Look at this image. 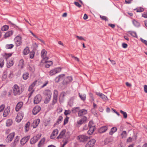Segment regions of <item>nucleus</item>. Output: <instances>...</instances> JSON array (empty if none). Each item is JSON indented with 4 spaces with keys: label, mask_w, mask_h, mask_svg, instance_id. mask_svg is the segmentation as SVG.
I'll return each mask as SVG.
<instances>
[{
    "label": "nucleus",
    "mask_w": 147,
    "mask_h": 147,
    "mask_svg": "<svg viewBox=\"0 0 147 147\" xmlns=\"http://www.w3.org/2000/svg\"><path fill=\"white\" fill-rule=\"evenodd\" d=\"M13 93L14 96L20 94L24 90L23 88H20L17 84H15L12 87Z\"/></svg>",
    "instance_id": "1"
},
{
    "label": "nucleus",
    "mask_w": 147,
    "mask_h": 147,
    "mask_svg": "<svg viewBox=\"0 0 147 147\" xmlns=\"http://www.w3.org/2000/svg\"><path fill=\"white\" fill-rule=\"evenodd\" d=\"M41 56L42 58V62H43L44 61H45V62H46V61L48 60L49 59V56L47 54V52L45 49L42 50L41 52Z\"/></svg>",
    "instance_id": "2"
},
{
    "label": "nucleus",
    "mask_w": 147,
    "mask_h": 147,
    "mask_svg": "<svg viewBox=\"0 0 147 147\" xmlns=\"http://www.w3.org/2000/svg\"><path fill=\"white\" fill-rule=\"evenodd\" d=\"M41 136V134H39L36 136H34L30 140V143L31 144H33L36 143L40 138Z\"/></svg>",
    "instance_id": "3"
},
{
    "label": "nucleus",
    "mask_w": 147,
    "mask_h": 147,
    "mask_svg": "<svg viewBox=\"0 0 147 147\" xmlns=\"http://www.w3.org/2000/svg\"><path fill=\"white\" fill-rule=\"evenodd\" d=\"M15 42L17 46L21 45L22 43V37L20 36H16L14 39Z\"/></svg>",
    "instance_id": "4"
},
{
    "label": "nucleus",
    "mask_w": 147,
    "mask_h": 147,
    "mask_svg": "<svg viewBox=\"0 0 147 147\" xmlns=\"http://www.w3.org/2000/svg\"><path fill=\"white\" fill-rule=\"evenodd\" d=\"M15 133L12 132L8 135L6 138L5 140L7 143H10L13 140L15 136Z\"/></svg>",
    "instance_id": "5"
},
{
    "label": "nucleus",
    "mask_w": 147,
    "mask_h": 147,
    "mask_svg": "<svg viewBox=\"0 0 147 147\" xmlns=\"http://www.w3.org/2000/svg\"><path fill=\"white\" fill-rule=\"evenodd\" d=\"M72 78L71 76H68L65 78L62 82V84L64 85H66L69 84L72 80Z\"/></svg>",
    "instance_id": "6"
},
{
    "label": "nucleus",
    "mask_w": 147,
    "mask_h": 147,
    "mask_svg": "<svg viewBox=\"0 0 147 147\" xmlns=\"http://www.w3.org/2000/svg\"><path fill=\"white\" fill-rule=\"evenodd\" d=\"M24 116V113L22 112H21L19 113L16 117V121L18 122H20Z\"/></svg>",
    "instance_id": "7"
},
{
    "label": "nucleus",
    "mask_w": 147,
    "mask_h": 147,
    "mask_svg": "<svg viewBox=\"0 0 147 147\" xmlns=\"http://www.w3.org/2000/svg\"><path fill=\"white\" fill-rule=\"evenodd\" d=\"M95 93L96 95L100 97L104 101L106 102L108 100V99L107 97L102 93L97 92H96Z\"/></svg>",
    "instance_id": "8"
},
{
    "label": "nucleus",
    "mask_w": 147,
    "mask_h": 147,
    "mask_svg": "<svg viewBox=\"0 0 147 147\" xmlns=\"http://www.w3.org/2000/svg\"><path fill=\"white\" fill-rule=\"evenodd\" d=\"M89 137L86 135H81L78 137V139L80 142H84L87 141Z\"/></svg>",
    "instance_id": "9"
},
{
    "label": "nucleus",
    "mask_w": 147,
    "mask_h": 147,
    "mask_svg": "<svg viewBox=\"0 0 147 147\" xmlns=\"http://www.w3.org/2000/svg\"><path fill=\"white\" fill-rule=\"evenodd\" d=\"M30 138V136H27L23 137L20 140V143L22 146L24 145Z\"/></svg>",
    "instance_id": "10"
},
{
    "label": "nucleus",
    "mask_w": 147,
    "mask_h": 147,
    "mask_svg": "<svg viewBox=\"0 0 147 147\" xmlns=\"http://www.w3.org/2000/svg\"><path fill=\"white\" fill-rule=\"evenodd\" d=\"M41 100V96L40 94H37L34 98V103L35 104H37L40 102Z\"/></svg>",
    "instance_id": "11"
},
{
    "label": "nucleus",
    "mask_w": 147,
    "mask_h": 147,
    "mask_svg": "<svg viewBox=\"0 0 147 147\" xmlns=\"http://www.w3.org/2000/svg\"><path fill=\"white\" fill-rule=\"evenodd\" d=\"M96 140L94 139H92L89 140L86 145L85 147H93L95 143Z\"/></svg>",
    "instance_id": "12"
},
{
    "label": "nucleus",
    "mask_w": 147,
    "mask_h": 147,
    "mask_svg": "<svg viewBox=\"0 0 147 147\" xmlns=\"http://www.w3.org/2000/svg\"><path fill=\"white\" fill-rule=\"evenodd\" d=\"M87 113V111L84 109L79 110L78 112V115L79 117H81L86 114Z\"/></svg>",
    "instance_id": "13"
},
{
    "label": "nucleus",
    "mask_w": 147,
    "mask_h": 147,
    "mask_svg": "<svg viewBox=\"0 0 147 147\" xmlns=\"http://www.w3.org/2000/svg\"><path fill=\"white\" fill-rule=\"evenodd\" d=\"M40 122V120L39 119H37L34 120L33 123L31 124V125L33 128H35L38 126Z\"/></svg>",
    "instance_id": "14"
},
{
    "label": "nucleus",
    "mask_w": 147,
    "mask_h": 147,
    "mask_svg": "<svg viewBox=\"0 0 147 147\" xmlns=\"http://www.w3.org/2000/svg\"><path fill=\"white\" fill-rule=\"evenodd\" d=\"M40 107L38 106H36L33 109L32 113L34 115H36L40 110Z\"/></svg>",
    "instance_id": "15"
},
{
    "label": "nucleus",
    "mask_w": 147,
    "mask_h": 147,
    "mask_svg": "<svg viewBox=\"0 0 147 147\" xmlns=\"http://www.w3.org/2000/svg\"><path fill=\"white\" fill-rule=\"evenodd\" d=\"M10 111V107H7L3 113V116L5 117H7L9 114Z\"/></svg>",
    "instance_id": "16"
},
{
    "label": "nucleus",
    "mask_w": 147,
    "mask_h": 147,
    "mask_svg": "<svg viewBox=\"0 0 147 147\" xmlns=\"http://www.w3.org/2000/svg\"><path fill=\"white\" fill-rule=\"evenodd\" d=\"M65 74H62L59 75L55 79V81L56 82H58L61 80H62L65 76Z\"/></svg>",
    "instance_id": "17"
},
{
    "label": "nucleus",
    "mask_w": 147,
    "mask_h": 147,
    "mask_svg": "<svg viewBox=\"0 0 147 147\" xmlns=\"http://www.w3.org/2000/svg\"><path fill=\"white\" fill-rule=\"evenodd\" d=\"M23 105V103L22 102H19L16 105V111H18L22 106Z\"/></svg>",
    "instance_id": "18"
},
{
    "label": "nucleus",
    "mask_w": 147,
    "mask_h": 147,
    "mask_svg": "<svg viewBox=\"0 0 147 147\" xmlns=\"http://www.w3.org/2000/svg\"><path fill=\"white\" fill-rule=\"evenodd\" d=\"M58 133V130L57 129H55L52 133L50 138L51 139H53L55 138V136Z\"/></svg>",
    "instance_id": "19"
},
{
    "label": "nucleus",
    "mask_w": 147,
    "mask_h": 147,
    "mask_svg": "<svg viewBox=\"0 0 147 147\" xmlns=\"http://www.w3.org/2000/svg\"><path fill=\"white\" fill-rule=\"evenodd\" d=\"M14 64V62L13 60H12L8 61L7 63V67L8 68H9L12 66Z\"/></svg>",
    "instance_id": "20"
},
{
    "label": "nucleus",
    "mask_w": 147,
    "mask_h": 147,
    "mask_svg": "<svg viewBox=\"0 0 147 147\" xmlns=\"http://www.w3.org/2000/svg\"><path fill=\"white\" fill-rule=\"evenodd\" d=\"M66 132L65 130H64L61 131L59 135L57 137L58 138H63L65 136V134Z\"/></svg>",
    "instance_id": "21"
},
{
    "label": "nucleus",
    "mask_w": 147,
    "mask_h": 147,
    "mask_svg": "<svg viewBox=\"0 0 147 147\" xmlns=\"http://www.w3.org/2000/svg\"><path fill=\"white\" fill-rule=\"evenodd\" d=\"M46 62H45V61H43V63H47V64L45 65V67L46 68L49 67L50 66L52 65L53 62L51 61H48V60L46 61Z\"/></svg>",
    "instance_id": "22"
},
{
    "label": "nucleus",
    "mask_w": 147,
    "mask_h": 147,
    "mask_svg": "<svg viewBox=\"0 0 147 147\" xmlns=\"http://www.w3.org/2000/svg\"><path fill=\"white\" fill-rule=\"evenodd\" d=\"M86 117H84L82 119L78 121H77V123L78 124L81 125L86 121Z\"/></svg>",
    "instance_id": "23"
},
{
    "label": "nucleus",
    "mask_w": 147,
    "mask_h": 147,
    "mask_svg": "<svg viewBox=\"0 0 147 147\" xmlns=\"http://www.w3.org/2000/svg\"><path fill=\"white\" fill-rule=\"evenodd\" d=\"M107 129V126H104L101 127L99 129V131L100 133H103L105 132Z\"/></svg>",
    "instance_id": "24"
},
{
    "label": "nucleus",
    "mask_w": 147,
    "mask_h": 147,
    "mask_svg": "<svg viewBox=\"0 0 147 147\" xmlns=\"http://www.w3.org/2000/svg\"><path fill=\"white\" fill-rule=\"evenodd\" d=\"M45 140V138H42L38 144V147H41L44 144Z\"/></svg>",
    "instance_id": "25"
},
{
    "label": "nucleus",
    "mask_w": 147,
    "mask_h": 147,
    "mask_svg": "<svg viewBox=\"0 0 147 147\" xmlns=\"http://www.w3.org/2000/svg\"><path fill=\"white\" fill-rule=\"evenodd\" d=\"M95 129V127H92L89 128V130L88 131V134L89 135L92 134Z\"/></svg>",
    "instance_id": "26"
},
{
    "label": "nucleus",
    "mask_w": 147,
    "mask_h": 147,
    "mask_svg": "<svg viewBox=\"0 0 147 147\" xmlns=\"http://www.w3.org/2000/svg\"><path fill=\"white\" fill-rule=\"evenodd\" d=\"M30 52V50L29 48L27 47L24 49L23 51L24 55H26L28 54Z\"/></svg>",
    "instance_id": "27"
},
{
    "label": "nucleus",
    "mask_w": 147,
    "mask_h": 147,
    "mask_svg": "<svg viewBox=\"0 0 147 147\" xmlns=\"http://www.w3.org/2000/svg\"><path fill=\"white\" fill-rule=\"evenodd\" d=\"M13 123L12 120L11 119L7 120L6 122V126L7 127H9L11 126Z\"/></svg>",
    "instance_id": "28"
},
{
    "label": "nucleus",
    "mask_w": 147,
    "mask_h": 147,
    "mask_svg": "<svg viewBox=\"0 0 147 147\" xmlns=\"http://www.w3.org/2000/svg\"><path fill=\"white\" fill-rule=\"evenodd\" d=\"M13 32L12 30L7 32L5 34L4 36L5 38L11 36L13 34Z\"/></svg>",
    "instance_id": "29"
},
{
    "label": "nucleus",
    "mask_w": 147,
    "mask_h": 147,
    "mask_svg": "<svg viewBox=\"0 0 147 147\" xmlns=\"http://www.w3.org/2000/svg\"><path fill=\"white\" fill-rule=\"evenodd\" d=\"M29 66V70L31 71L32 72H34L35 70V68L34 65L32 64H30Z\"/></svg>",
    "instance_id": "30"
},
{
    "label": "nucleus",
    "mask_w": 147,
    "mask_h": 147,
    "mask_svg": "<svg viewBox=\"0 0 147 147\" xmlns=\"http://www.w3.org/2000/svg\"><path fill=\"white\" fill-rule=\"evenodd\" d=\"M117 130V128L116 127H113L111 128V131L109 132V134L111 135H113L114 133Z\"/></svg>",
    "instance_id": "31"
},
{
    "label": "nucleus",
    "mask_w": 147,
    "mask_h": 147,
    "mask_svg": "<svg viewBox=\"0 0 147 147\" xmlns=\"http://www.w3.org/2000/svg\"><path fill=\"white\" fill-rule=\"evenodd\" d=\"M45 94L46 95V97H51L52 93L51 91L49 90H47L45 91Z\"/></svg>",
    "instance_id": "32"
},
{
    "label": "nucleus",
    "mask_w": 147,
    "mask_h": 147,
    "mask_svg": "<svg viewBox=\"0 0 147 147\" xmlns=\"http://www.w3.org/2000/svg\"><path fill=\"white\" fill-rule=\"evenodd\" d=\"M29 74L27 72H26L24 73L22 76L24 80H27L29 77Z\"/></svg>",
    "instance_id": "33"
},
{
    "label": "nucleus",
    "mask_w": 147,
    "mask_h": 147,
    "mask_svg": "<svg viewBox=\"0 0 147 147\" xmlns=\"http://www.w3.org/2000/svg\"><path fill=\"white\" fill-rule=\"evenodd\" d=\"M80 107H78L73 108L72 109V112L74 113H76L77 112H78L80 110Z\"/></svg>",
    "instance_id": "34"
},
{
    "label": "nucleus",
    "mask_w": 147,
    "mask_h": 147,
    "mask_svg": "<svg viewBox=\"0 0 147 147\" xmlns=\"http://www.w3.org/2000/svg\"><path fill=\"white\" fill-rule=\"evenodd\" d=\"M79 96L82 100H84L86 98V95L85 94H81L80 93H79Z\"/></svg>",
    "instance_id": "35"
},
{
    "label": "nucleus",
    "mask_w": 147,
    "mask_h": 147,
    "mask_svg": "<svg viewBox=\"0 0 147 147\" xmlns=\"http://www.w3.org/2000/svg\"><path fill=\"white\" fill-rule=\"evenodd\" d=\"M129 32L130 35L133 37L136 38H138L137 35L135 32L134 31H129Z\"/></svg>",
    "instance_id": "36"
},
{
    "label": "nucleus",
    "mask_w": 147,
    "mask_h": 147,
    "mask_svg": "<svg viewBox=\"0 0 147 147\" xmlns=\"http://www.w3.org/2000/svg\"><path fill=\"white\" fill-rule=\"evenodd\" d=\"M127 135V132L125 131H123L121 134V136L123 138H126Z\"/></svg>",
    "instance_id": "37"
},
{
    "label": "nucleus",
    "mask_w": 147,
    "mask_h": 147,
    "mask_svg": "<svg viewBox=\"0 0 147 147\" xmlns=\"http://www.w3.org/2000/svg\"><path fill=\"white\" fill-rule=\"evenodd\" d=\"M4 64V60L1 58H0V67L2 68L3 67Z\"/></svg>",
    "instance_id": "38"
},
{
    "label": "nucleus",
    "mask_w": 147,
    "mask_h": 147,
    "mask_svg": "<svg viewBox=\"0 0 147 147\" xmlns=\"http://www.w3.org/2000/svg\"><path fill=\"white\" fill-rule=\"evenodd\" d=\"M30 125V123L29 122H28L25 125V128L26 131H28L29 129V127Z\"/></svg>",
    "instance_id": "39"
},
{
    "label": "nucleus",
    "mask_w": 147,
    "mask_h": 147,
    "mask_svg": "<svg viewBox=\"0 0 147 147\" xmlns=\"http://www.w3.org/2000/svg\"><path fill=\"white\" fill-rule=\"evenodd\" d=\"M133 24L136 27H138L140 26V23L136 20L133 21Z\"/></svg>",
    "instance_id": "40"
},
{
    "label": "nucleus",
    "mask_w": 147,
    "mask_h": 147,
    "mask_svg": "<svg viewBox=\"0 0 147 147\" xmlns=\"http://www.w3.org/2000/svg\"><path fill=\"white\" fill-rule=\"evenodd\" d=\"M9 28L8 26L7 25H4L1 28V30L3 31H5L7 30Z\"/></svg>",
    "instance_id": "41"
},
{
    "label": "nucleus",
    "mask_w": 147,
    "mask_h": 147,
    "mask_svg": "<svg viewBox=\"0 0 147 147\" xmlns=\"http://www.w3.org/2000/svg\"><path fill=\"white\" fill-rule=\"evenodd\" d=\"M66 94V93L65 92H61V93L60 94V101H61L60 98L61 97L63 98V99L64 98V97L65 96Z\"/></svg>",
    "instance_id": "42"
},
{
    "label": "nucleus",
    "mask_w": 147,
    "mask_h": 147,
    "mask_svg": "<svg viewBox=\"0 0 147 147\" xmlns=\"http://www.w3.org/2000/svg\"><path fill=\"white\" fill-rule=\"evenodd\" d=\"M120 113L123 115L124 118H126L127 117V114L126 113L125 111H123L122 110L120 111Z\"/></svg>",
    "instance_id": "43"
},
{
    "label": "nucleus",
    "mask_w": 147,
    "mask_h": 147,
    "mask_svg": "<svg viewBox=\"0 0 147 147\" xmlns=\"http://www.w3.org/2000/svg\"><path fill=\"white\" fill-rule=\"evenodd\" d=\"M51 97H46L44 102L45 104H47L50 101Z\"/></svg>",
    "instance_id": "44"
},
{
    "label": "nucleus",
    "mask_w": 147,
    "mask_h": 147,
    "mask_svg": "<svg viewBox=\"0 0 147 147\" xmlns=\"http://www.w3.org/2000/svg\"><path fill=\"white\" fill-rule=\"evenodd\" d=\"M58 93V92L56 90H54L53 93V97L57 98Z\"/></svg>",
    "instance_id": "45"
},
{
    "label": "nucleus",
    "mask_w": 147,
    "mask_h": 147,
    "mask_svg": "<svg viewBox=\"0 0 147 147\" xmlns=\"http://www.w3.org/2000/svg\"><path fill=\"white\" fill-rule=\"evenodd\" d=\"M24 60L22 59L20 60L19 61V65L20 67L21 68L23 67V65L24 64Z\"/></svg>",
    "instance_id": "46"
},
{
    "label": "nucleus",
    "mask_w": 147,
    "mask_h": 147,
    "mask_svg": "<svg viewBox=\"0 0 147 147\" xmlns=\"http://www.w3.org/2000/svg\"><path fill=\"white\" fill-rule=\"evenodd\" d=\"M56 74V73L55 69L51 70L49 72V75L51 76H52Z\"/></svg>",
    "instance_id": "47"
},
{
    "label": "nucleus",
    "mask_w": 147,
    "mask_h": 147,
    "mask_svg": "<svg viewBox=\"0 0 147 147\" xmlns=\"http://www.w3.org/2000/svg\"><path fill=\"white\" fill-rule=\"evenodd\" d=\"M14 46L13 44L7 45L5 47L7 49H11Z\"/></svg>",
    "instance_id": "48"
},
{
    "label": "nucleus",
    "mask_w": 147,
    "mask_h": 147,
    "mask_svg": "<svg viewBox=\"0 0 147 147\" xmlns=\"http://www.w3.org/2000/svg\"><path fill=\"white\" fill-rule=\"evenodd\" d=\"M34 51L31 52L30 53V57L31 59L33 58L34 56Z\"/></svg>",
    "instance_id": "49"
},
{
    "label": "nucleus",
    "mask_w": 147,
    "mask_h": 147,
    "mask_svg": "<svg viewBox=\"0 0 147 147\" xmlns=\"http://www.w3.org/2000/svg\"><path fill=\"white\" fill-rule=\"evenodd\" d=\"M57 98L53 97V99L52 101V105H54L57 102Z\"/></svg>",
    "instance_id": "50"
},
{
    "label": "nucleus",
    "mask_w": 147,
    "mask_h": 147,
    "mask_svg": "<svg viewBox=\"0 0 147 147\" xmlns=\"http://www.w3.org/2000/svg\"><path fill=\"white\" fill-rule=\"evenodd\" d=\"M55 71L56 74L60 72L61 70V68L60 67H58L55 69Z\"/></svg>",
    "instance_id": "51"
},
{
    "label": "nucleus",
    "mask_w": 147,
    "mask_h": 147,
    "mask_svg": "<svg viewBox=\"0 0 147 147\" xmlns=\"http://www.w3.org/2000/svg\"><path fill=\"white\" fill-rule=\"evenodd\" d=\"M100 18L102 20H105L107 21H108V19L105 16H101L100 15Z\"/></svg>",
    "instance_id": "52"
},
{
    "label": "nucleus",
    "mask_w": 147,
    "mask_h": 147,
    "mask_svg": "<svg viewBox=\"0 0 147 147\" xmlns=\"http://www.w3.org/2000/svg\"><path fill=\"white\" fill-rule=\"evenodd\" d=\"M144 10V9L143 8L140 7L137 9V12H141L143 11Z\"/></svg>",
    "instance_id": "53"
},
{
    "label": "nucleus",
    "mask_w": 147,
    "mask_h": 147,
    "mask_svg": "<svg viewBox=\"0 0 147 147\" xmlns=\"http://www.w3.org/2000/svg\"><path fill=\"white\" fill-rule=\"evenodd\" d=\"M88 126L89 128H90V127H95L94 125L93 122L92 121H90L89 122L88 124Z\"/></svg>",
    "instance_id": "54"
},
{
    "label": "nucleus",
    "mask_w": 147,
    "mask_h": 147,
    "mask_svg": "<svg viewBox=\"0 0 147 147\" xmlns=\"http://www.w3.org/2000/svg\"><path fill=\"white\" fill-rule=\"evenodd\" d=\"M19 140V136H17L16 137L15 139L13 141L17 144Z\"/></svg>",
    "instance_id": "55"
},
{
    "label": "nucleus",
    "mask_w": 147,
    "mask_h": 147,
    "mask_svg": "<svg viewBox=\"0 0 147 147\" xmlns=\"http://www.w3.org/2000/svg\"><path fill=\"white\" fill-rule=\"evenodd\" d=\"M30 32L32 34V35L34 36L35 38H37L38 40H40V41H41L42 42H43V41L41 40V39H39V38H38L37 37V36L35 35L31 31H30Z\"/></svg>",
    "instance_id": "56"
},
{
    "label": "nucleus",
    "mask_w": 147,
    "mask_h": 147,
    "mask_svg": "<svg viewBox=\"0 0 147 147\" xmlns=\"http://www.w3.org/2000/svg\"><path fill=\"white\" fill-rule=\"evenodd\" d=\"M69 118L68 117H66L64 121V124L65 125L67 124Z\"/></svg>",
    "instance_id": "57"
},
{
    "label": "nucleus",
    "mask_w": 147,
    "mask_h": 147,
    "mask_svg": "<svg viewBox=\"0 0 147 147\" xmlns=\"http://www.w3.org/2000/svg\"><path fill=\"white\" fill-rule=\"evenodd\" d=\"M5 107V105H2L0 106V112L2 111L4 109Z\"/></svg>",
    "instance_id": "58"
},
{
    "label": "nucleus",
    "mask_w": 147,
    "mask_h": 147,
    "mask_svg": "<svg viewBox=\"0 0 147 147\" xmlns=\"http://www.w3.org/2000/svg\"><path fill=\"white\" fill-rule=\"evenodd\" d=\"M140 40L142 42L144 43L147 46V41L143 39L142 38H141Z\"/></svg>",
    "instance_id": "59"
},
{
    "label": "nucleus",
    "mask_w": 147,
    "mask_h": 147,
    "mask_svg": "<svg viewBox=\"0 0 147 147\" xmlns=\"http://www.w3.org/2000/svg\"><path fill=\"white\" fill-rule=\"evenodd\" d=\"M37 82V81H35L31 85H30V86H31L33 88L36 84Z\"/></svg>",
    "instance_id": "60"
},
{
    "label": "nucleus",
    "mask_w": 147,
    "mask_h": 147,
    "mask_svg": "<svg viewBox=\"0 0 147 147\" xmlns=\"http://www.w3.org/2000/svg\"><path fill=\"white\" fill-rule=\"evenodd\" d=\"M89 95L90 98L92 99V100L93 101H94V98L93 97V94H92V93H89Z\"/></svg>",
    "instance_id": "61"
},
{
    "label": "nucleus",
    "mask_w": 147,
    "mask_h": 147,
    "mask_svg": "<svg viewBox=\"0 0 147 147\" xmlns=\"http://www.w3.org/2000/svg\"><path fill=\"white\" fill-rule=\"evenodd\" d=\"M16 144H16L15 142L13 141L10 144V146L11 147H15Z\"/></svg>",
    "instance_id": "62"
},
{
    "label": "nucleus",
    "mask_w": 147,
    "mask_h": 147,
    "mask_svg": "<svg viewBox=\"0 0 147 147\" xmlns=\"http://www.w3.org/2000/svg\"><path fill=\"white\" fill-rule=\"evenodd\" d=\"M64 113L65 115H67L68 114H70V112L69 111V110H65Z\"/></svg>",
    "instance_id": "63"
},
{
    "label": "nucleus",
    "mask_w": 147,
    "mask_h": 147,
    "mask_svg": "<svg viewBox=\"0 0 147 147\" xmlns=\"http://www.w3.org/2000/svg\"><path fill=\"white\" fill-rule=\"evenodd\" d=\"M74 4L76 5L79 7H81V5L78 2H75Z\"/></svg>",
    "instance_id": "64"
}]
</instances>
